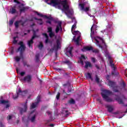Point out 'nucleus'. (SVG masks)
Segmentation results:
<instances>
[{
	"label": "nucleus",
	"mask_w": 127,
	"mask_h": 127,
	"mask_svg": "<svg viewBox=\"0 0 127 127\" xmlns=\"http://www.w3.org/2000/svg\"><path fill=\"white\" fill-rule=\"evenodd\" d=\"M46 2L51 5V4H53V6H56V5H59V4H62L63 5V7L64 10H69V5H68V2H67V0H61L60 2L57 0H45Z\"/></svg>",
	"instance_id": "nucleus-1"
},
{
	"label": "nucleus",
	"mask_w": 127,
	"mask_h": 127,
	"mask_svg": "<svg viewBox=\"0 0 127 127\" xmlns=\"http://www.w3.org/2000/svg\"><path fill=\"white\" fill-rule=\"evenodd\" d=\"M113 92L110 90H103L101 92V96L104 100L106 101V102H108V103H111L113 102V99L110 97H109V95H112Z\"/></svg>",
	"instance_id": "nucleus-2"
},
{
	"label": "nucleus",
	"mask_w": 127,
	"mask_h": 127,
	"mask_svg": "<svg viewBox=\"0 0 127 127\" xmlns=\"http://www.w3.org/2000/svg\"><path fill=\"white\" fill-rule=\"evenodd\" d=\"M18 45H20V46L16 50V52L17 53L20 52V56H23V53L25 51L26 47H25V45L23 44V42L22 41H20Z\"/></svg>",
	"instance_id": "nucleus-3"
},
{
	"label": "nucleus",
	"mask_w": 127,
	"mask_h": 127,
	"mask_svg": "<svg viewBox=\"0 0 127 127\" xmlns=\"http://www.w3.org/2000/svg\"><path fill=\"white\" fill-rule=\"evenodd\" d=\"M108 85L110 87L113 88L114 92H115V93H119V86L116 85V82L111 80H109Z\"/></svg>",
	"instance_id": "nucleus-4"
},
{
	"label": "nucleus",
	"mask_w": 127,
	"mask_h": 127,
	"mask_svg": "<svg viewBox=\"0 0 127 127\" xmlns=\"http://www.w3.org/2000/svg\"><path fill=\"white\" fill-rule=\"evenodd\" d=\"M36 37H38V36H37V35H36V32L34 30L33 31V36L31 38V39H30V40L28 41V47L30 48H32V46L33 45V40H34V38H36Z\"/></svg>",
	"instance_id": "nucleus-5"
},
{
	"label": "nucleus",
	"mask_w": 127,
	"mask_h": 127,
	"mask_svg": "<svg viewBox=\"0 0 127 127\" xmlns=\"http://www.w3.org/2000/svg\"><path fill=\"white\" fill-rule=\"evenodd\" d=\"M22 106L23 108H21L20 109V113L21 115H22L23 113H26L27 111V101H26L24 104H22Z\"/></svg>",
	"instance_id": "nucleus-6"
},
{
	"label": "nucleus",
	"mask_w": 127,
	"mask_h": 127,
	"mask_svg": "<svg viewBox=\"0 0 127 127\" xmlns=\"http://www.w3.org/2000/svg\"><path fill=\"white\" fill-rule=\"evenodd\" d=\"M32 80V76L30 74H28L25 76L23 79L22 80L24 82H27V83H30Z\"/></svg>",
	"instance_id": "nucleus-7"
},
{
	"label": "nucleus",
	"mask_w": 127,
	"mask_h": 127,
	"mask_svg": "<svg viewBox=\"0 0 127 127\" xmlns=\"http://www.w3.org/2000/svg\"><path fill=\"white\" fill-rule=\"evenodd\" d=\"M79 6L80 7L81 10H83V11L85 12H88L90 10V6L85 7V3H80Z\"/></svg>",
	"instance_id": "nucleus-8"
},
{
	"label": "nucleus",
	"mask_w": 127,
	"mask_h": 127,
	"mask_svg": "<svg viewBox=\"0 0 127 127\" xmlns=\"http://www.w3.org/2000/svg\"><path fill=\"white\" fill-rule=\"evenodd\" d=\"M42 35L43 36H45V37L46 38V40L45 41V43H46V44H47V43H51V44H52V42L49 40V36H48L47 33H43Z\"/></svg>",
	"instance_id": "nucleus-9"
},
{
	"label": "nucleus",
	"mask_w": 127,
	"mask_h": 127,
	"mask_svg": "<svg viewBox=\"0 0 127 127\" xmlns=\"http://www.w3.org/2000/svg\"><path fill=\"white\" fill-rule=\"evenodd\" d=\"M57 46L54 45L53 48L52 49V50H55V51L57 52L58 51V49L60 48V45H61V44L60 43V41L59 40H57Z\"/></svg>",
	"instance_id": "nucleus-10"
},
{
	"label": "nucleus",
	"mask_w": 127,
	"mask_h": 127,
	"mask_svg": "<svg viewBox=\"0 0 127 127\" xmlns=\"http://www.w3.org/2000/svg\"><path fill=\"white\" fill-rule=\"evenodd\" d=\"M93 50V47L92 46H86L83 47V49H81L83 52H86V51H92Z\"/></svg>",
	"instance_id": "nucleus-11"
},
{
	"label": "nucleus",
	"mask_w": 127,
	"mask_h": 127,
	"mask_svg": "<svg viewBox=\"0 0 127 127\" xmlns=\"http://www.w3.org/2000/svg\"><path fill=\"white\" fill-rule=\"evenodd\" d=\"M60 29L62 30V23H59V24L56 26V28L55 30L56 33H58V32L60 31Z\"/></svg>",
	"instance_id": "nucleus-12"
},
{
	"label": "nucleus",
	"mask_w": 127,
	"mask_h": 127,
	"mask_svg": "<svg viewBox=\"0 0 127 127\" xmlns=\"http://www.w3.org/2000/svg\"><path fill=\"white\" fill-rule=\"evenodd\" d=\"M115 100L117 101L119 105H125V103H124V101H123V99L121 98L120 96L117 97Z\"/></svg>",
	"instance_id": "nucleus-13"
},
{
	"label": "nucleus",
	"mask_w": 127,
	"mask_h": 127,
	"mask_svg": "<svg viewBox=\"0 0 127 127\" xmlns=\"http://www.w3.org/2000/svg\"><path fill=\"white\" fill-rule=\"evenodd\" d=\"M18 91L19 95H20V96H22V97H24V96H25V95H26V94H27V90H24V91H22L21 89H19Z\"/></svg>",
	"instance_id": "nucleus-14"
},
{
	"label": "nucleus",
	"mask_w": 127,
	"mask_h": 127,
	"mask_svg": "<svg viewBox=\"0 0 127 127\" xmlns=\"http://www.w3.org/2000/svg\"><path fill=\"white\" fill-rule=\"evenodd\" d=\"M106 108L109 113H112L114 111V107L111 105H106Z\"/></svg>",
	"instance_id": "nucleus-15"
},
{
	"label": "nucleus",
	"mask_w": 127,
	"mask_h": 127,
	"mask_svg": "<svg viewBox=\"0 0 127 127\" xmlns=\"http://www.w3.org/2000/svg\"><path fill=\"white\" fill-rule=\"evenodd\" d=\"M0 103V104H6L5 106L6 109H7V108H9L10 106V104L8 103V101L7 100H1Z\"/></svg>",
	"instance_id": "nucleus-16"
},
{
	"label": "nucleus",
	"mask_w": 127,
	"mask_h": 127,
	"mask_svg": "<svg viewBox=\"0 0 127 127\" xmlns=\"http://www.w3.org/2000/svg\"><path fill=\"white\" fill-rule=\"evenodd\" d=\"M72 51H73V47H70L68 50H66L67 53H69L71 57H73V54H72Z\"/></svg>",
	"instance_id": "nucleus-17"
},
{
	"label": "nucleus",
	"mask_w": 127,
	"mask_h": 127,
	"mask_svg": "<svg viewBox=\"0 0 127 127\" xmlns=\"http://www.w3.org/2000/svg\"><path fill=\"white\" fill-rule=\"evenodd\" d=\"M16 7V6L14 5L13 7H12L10 9V11L11 12V13L12 14H13L16 12V9H15Z\"/></svg>",
	"instance_id": "nucleus-18"
},
{
	"label": "nucleus",
	"mask_w": 127,
	"mask_h": 127,
	"mask_svg": "<svg viewBox=\"0 0 127 127\" xmlns=\"http://www.w3.org/2000/svg\"><path fill=\"white\" fill-rule=\"evenodd\" d=\"M68 110H66L65 108H64L62 110V114H65V117L68 116Z\"/></svg>",
	"instance_id": "nucleus-19"
},
{
	"label": "nucleus",
	"mask_w": 127,
	"mask_h": 127,
	"mask_svg": "<svg viewBox=\"0 0 127 127\" xmlns=\"http://www.w3.org/2000/svg\"><path fill=\"white\" fill-rule=\"evenodd\" d=\"M20 22H22V20H20L19 21H15V22L14 23L15 28H18L19 26V23H20Z\"/></svg>",
	"instance_id": "nucleus-20"
},
{
	"label": "nucleus",
	"mask_w": 127,
	"mask_h": 127,
	"mask_svg": "<svg viewBox=\"0 0 127 127\" xmlns=\"http://www.w3.org/2000/svg\"><path fill=\"white\" fill-rule=\"evenodd\" d=\"M92 64H91V63L89 62H87L85 63V68H86V69H87L88 67H89L90 68L92 67Z\"/></svg>",
	"instance_id": "nucleus-21"
},
{
	"label": "nucleus",
	"mask_w": 127,
	"mask_h": 127,
	"mask_svg": "<svg viewBox=\"0 0 127 127\" xmlns=\"http://www.w3.org/2000/svg\"><path fill=\"white\" fill-rule=\"evenodd\" d=\"M37 106H38V104L37 103H33L31 105V109H35V108L37 107Z\"/></svg>",
	"instance_id": "nucleus-22"
},
{
	"label": "nucleus",
	"mask_w": 127,
	"mask_h": 127,
	"mask_svg": "<svg viewBox=\"0 0 127 127\" xmlns=\"http://www.w3.org/2000/svg\"><path fill=\"white\" fill-rule=\"evenodd\" d=\"M34 19H35L36 20H39L38 23L40 24V25H42V24H43V21H42V19H38L36 17H35Z\"/></svg>",
	"instance_id": "nucleus-23"
},
{
	"label": "nucleus",
	"mask_w": 127,
	"mask_h": 127,
	"mask_svg": "<svg viewBox=\"0 0 127 127\" xmlns=\"http://www.w3.org/2000/svg\"><path fill=\"white\" fill-rule=\"evenodd\" d=\"M76 44L78 46L80 45V36H78L76 40H74Z\"/></svg>",
	"instance_id": "nucleus-24"
},
{
	"label": "nucleus",
	"mask_w": 127,
	"mask_h": 127,
	"mask_svg": "<svg viewBox=\"0 0 127 127\" xmlns=\"http://www.w3.org/2000/svg\"><path fill=\"white\" fill-rule=\"evenodd\" d=\"M86 78L91 80V81H93V77H92V74H91V73H87V74H86Z\"/></svg>",
	"instance_id": "nucleus-25"
},
{
	"label": "nucleus",
	"mask_w": 127,
	"mask_h": 127,
	"mask_svg": "<svg viewBox=\"0 0 127 127\" xmlns=\"http://www.w3.org/2000/svg\"><path fill=\"white\" fill-rule=\"evenodd\" d=\"M93 28H97V25L93 24L91 28V32L92 33V34H94L95 32L94 31V30H93Z\"/></svg>",
	"instance_id": "nucleus-26"
},
{
	"label": "nucleus",
	"mask_w": 127,
	"mask_h": 127,
	"mask_svg": "<svg viewBox=\"0 0 127 127\" xmlns=\"http://www.w3.org/2000/svg\"><path fill=\"white\" fill-rule=\"evenodd\" d=\"M44 46H43V44L42 42H40L39 44L38 45V48L40 50H42V48H43Z\"/></svg>",
	"instance_id": "nucleus-27"
},
{
	"label": "nucleus",
	"mask_w": 127,
	"mask_h": 127,
	"mask_svg": "<svg viewBox=\"0 0 127 127\" xmlns=\"http://www.w3.org/2000/svg\"><path fill=\"white\" fill-rule=\"evenodd\" d=\"M36 100L37 101L36 102V103H37V104H39V103H40L41 101V97L40 96V95H38L37 96Z\"/></svg>",
	"instance_id": "nucleus-28"
},
{
	"label": "nucleus",
	"mask_w": 127,
	"mask_h": 127,
	"mask_svg": "<svg viewBox=\"0 0 127 127\" xmlns=\"http://www.w3.org/2000/svg\"><path fill=\"white\" fill-rule=\"evenodd\" d=\"M75 100L72 98L68 101V103L70 104L71 105H75Z\"/></svg>",
	"instance_id": "nucleus-29"
},
{
	"label": "nucleus",
	"mask_w": 127,
	"mask_h": 127,
	"mask_svg": "<svg viewBox=\"0 0 127 127\" xmlns=\"http://www.w3.org/2000/svg\"><path fill=\"white\" fill-rule=\"evenodd\" d=\"M52 21L54 22V23H58V24H59V23H62V22L61 21H58V19H54L53 18Z\"/></svg>",
	"instance_id": "nucleus-30"
},
{
	"label": "nucleus",
	"mask_w": 127,
	"mask_h": 127,
	"mask_svg": "<svg viewBox=\"0 0 127 127\" xmlns=\"http://www.w3.org/2000/svg\"><path fill=\"white\" fill-rule=\"evenodd\" d=\"M119 72H116V71H113L111 72V74L113 76H119Z\"/></svg>",
	"instance_id": "nucleus-31"
},
{
	"label": "nucleus",
	"mask_w": 127,
	"mask_h": 127,
	"mask_svg": "<svg viewBox=\"0 0 127 127\" xmlns=\"http://www.w3.org/2000/svg\"><path fill=\"white\" fill-rule=\"evenodd\" d=\"M49 36L50 38H52V37H54L55 36V33L54 32H52L51 33H49Z\"/></svg>",
	"instance_id": "nucleus-32"
},
{
	"label": "nucleus",
	"mask_w": 127,
	"mask_h": 127,
	"mask_svg": "<svg viewBox=\"0 0 127 127\" xmlns=\"http://www.w3.org/2000/svg\"><path fill=\"white\" fill-rule=\"evenodd\" d=\"M97 38H98V39H100V40H101L102 43H103V44H104V46H105V47H107V44H106V43L105 42V41L104 40V39H103V38H102L100 37H97Z\"/></svg>",
	"instance_id": "nucleus-33"
},
{
	"label": "nucleus",
	"mask_w": 127,
	"mask_h": 127,
	"mask_svg": "<svg viewBox=\"0 0 127 127\" xmlns=\"http://www.w3.org/2000/svg\"><path fill=\"white\" fill-rule=\"evenodd\" d=\"M47 29H48V31H47L48 33H51V32H53V30L52 29V27H48Z\"/></svg>",
	"instance_id": "nucleus-34"
},
{
	"label": "nucleus",
	"mask_w": 127,
	"mask_h": 127,
	"mask_svg": "<svg viewBox=\"0 0 127 127\" xmlns=\"http://www.w3.org/2000/svg\"><path fill=\"white\" fill-rule=\"evenodd\" d=\"M95 81L97 84L100 83V78L98 76V75H95Z\"/></svg>",
	"instance_id": "nucleus-35"
},
{
	"label": "nucleus",
	"mask_w": 127,
	"mask_h": 127,
	"mask_svg": "<svg viewBox=\"0 0 127 127\" xmlns=\"http://www.w3.org/2000/svg\"><path fill=\"white\" fill-rule=\"evenodd\" d=\"M18 96H19V93H18V91L17 92V94L13 96V98L14 100H16L18 98Z\"/></svg>",
	"instance_id": "nucleus-36"
},
{
	"label": "nucleus",
	"mask_w": 127,
	"mask_h": 127,
	"mask_svg": "<svg viewBox=\"0 0 127 127\" xmlns=\"http://www.w3.org/2000/svg\"><path fill=\"white\" fill-rule=\"evenodd\" d=\"M45 18H46L47 19H49V20L52 21L53 20V17L51 16H48L47 15L44 16Z\"/></svg>",
	"instance_id": "nucleus-37"
},
{
	"label": "nucleus",
	"mask_w": 127,
	"mask_h": 127,
	"mask_svg": "<svg viewBox=\"0 0 127 127\" xmlns=\"http://www.w3.org/2000/svg\"><path fill=\"white\" fill-rule=\"evenodd\" d=\"M63 64H67V65H70V61H69V60L64 61V62H63Z\"/></svg>",
	"instance_id": "nucleus-38"
},
{
	"label": "nucleus",
	"mask_w": 127,
	"mask_h": 127,
	"mask_svg": "<svg viewBox=\"0 0 127 127\" xmlns=\"http://www.w3.org/2000/svg\"><path fill=\"white\" fill-rule=\"evenodd\" d=\"M36 118V115H34L31 118V122L33 123L34 121H35V118Z\"/></svg>",
	"instance_id": "nucleus-39"
},
{
	"label": "nucleus",
	"mask_w": 127,
	"mask_h": 127,
	"mask_svg": "<svg viewBox=\"0 0 127 127\" xmlns=\"http://www.w3.org/2000/svg\"><path fill=\"white\" fill-rule=\"evenodd\" d=\"M16 38H17V37H13V44H16L17 43V41L16 40Z\"/></svg>",
	"instance_id": "nucleus-40"
},
{
	"label": "nucleus",
	"mask_w": 127,
	"mask_h": 127,
	"mask_svg": "<svg viewBox=\"0 0 127 127\" xmlns=\"http://www.w3.org/2000/svg\"><path fill=\"white\" fill-rule=\"evenodd\" d=\"M26 9V8H25V7H23L22 8L20 9V13H21V12L23 11H25Z\"/></svg>",
	"instance_id": "nucleus-41"
},
{
	"label": "nucleus",
	"mask_w": 127,
	"mask_h": 127,
	"mask_svg": "<svg viewBox=\"0 0 127 127\" xmlns=\"http://www.w3.org/2000/svg\"><path fill=\"white\" fill-rule=\"evenodd\" d=\"M75 28H77V27L76 26V24H74L71 27L72 32H73V30H74Z\"/></svg>",
	"instance_id": "nucleus-42"
},
{
	"label": "nucleus",
	"mask_w": 127,
	"mask_h": 127,
	"mask_svg": "<svg viewBox=\"0 0 127 127\" xmlns=\"http://www.w3.org/2000/svg\"><path fill=\"white\" fill-rule=\"evenodd\" d=\"M36 13H37V15H38L39 16H40V17H44V16H45L41 13H38V12H36Z\"/></svg>",
	"instance_id": "nucleus-43"
},
{
	"label": "nucleus",
	"mask_w": 127,
	"mask_h": 127,
	"mask_svg": "<svg viewBox=\"0 0 127 127\" xmlns=\"http://www.w3.org/2000/svg\"><path fill=\"white\" fill-rule=\"evenodd\" d=\"M92 52L93 53H99V50H98V49H95V50H92Z\"/></svg>",
	"instance_id": "nucleus-44"
},
{
	"label": "nucleus",
	"mask_w": 127,
	"mask_h": 127,
	"mask_svg": "<svg viewBox=\"0 0 127 127\" xmlns=\"http://www.w3.org/2000/svg\"><path fill=\"white\" fill-rule=\"evenodd\" d=\"M57 100H59L60 99V92H58L56 96Z\"/></svg>",
	"instance_id": "nucleus-45"
},
{
	"label": "nucleus",
	"mask_w": 127,
	"mask_h": 127,
	"mask_svg": "<svg viewBox=\"0 0 127 127\" xmlns=\"http://www.w3.org/2000/svg\"><path fill=\"white\" fill-rule=\"evenodd\" d=\"M15 60L16 62H19V61H20V58H19V57H16Z\"/></svg>",
	"instance_id": "nucleus-46"
},
{
	"label": "nucleus",
	"mask_w": 127,
	"mask_h": 127,
	"mask_svg": "<svg viewBox=\"0 0 127 127\" xmlns=\"http://www.w3.org/2000/svg\"><path fill=\"white\" fill-rule=\"evenodd\" d=\"M97 100V101L99 102L100 104L103 105V101H102V99H101L100 98H98Z\"/></svg>",
	"instance_id": "nucleus-47"
},
{
	"label": "nucleus",
	"mask_w": 127,
	"mask_h": 127,
	"mask_svg": "<svg viewBox=\"0 0 127 127\" xmlns=\"http://www.w3.org/2000/svg\"><path fill=\"white\" fill-rule=\"evenodd\" d=\"M56 71H58V72H60V71H62L63 69L62 68H55Z\"/></svg>",
	"instance_id": "nucleus-48"
},
{
	"label": "nucleus",
	"mask_w": 127,
	"mask_h": 127,
	"mask_svg": "<svg viewBox=\"0 0 127 127\" xmlns=\"http://www.w3.org/2000/svg\"><path fill=\"white\" fill-rule=\"evenodd\" d=\"M35 57H36V60L37 62L39 61V55H36Z\"/></svg>",
	"instance_id": "nucleus-49"
},
{
	"label": "nucleus",
	"mask_w": 127,
	"mask_h": 127,
	"mask_svg": "<svg viewBox=\"0 0 127 127\" xmlns=\"http://www.w3.org/2000/svg\"><path fill=\"white\" fill-rule=\"evenodd\" d=\"M91 61L93 62V63H96V58H91Z\"/></svg>",
	"instance_id": "nucleus-50"
},
{
	"label": "nucleus",
	"mask_w": 127,
	"mask_h": 127,
	"mask_svg": "<svg viewBox=\"0 0 127 127\" xmlns=\"http://www.w3.org/2000/svg\"><path fill=\"white\" fill-rule=\"evenodd\" d=\"M20 76H21L22 77H23V76H24V75H25V72H24V71L21 72L20 73Z\"/></svg>",
	"instance_id": "nucleus-51"
},
{
	"label": "nucleus",
	"mask_w": 127,
	"mask_h": 127,
	"mask_svg": "<svg viewBox=\"0 0 127 127\" xmlns=\"http://www.w3.org/2000/svg\"><path fill=\"white\" fill-rule=\"evenodd\" d=\"M13 20H11L9 21V25H12L13 24Z\"/></svg>",
	"instance_id": "nucleus-52"
},
{
	"label": "nucleus",
	"mask_w": 127,
	"mask_h": 127,
	"mask_svg": "<svg viewBox=\"0 0 127 127\" xmlns=\"http://www.w3.org/2000/svg\"><path fill=\"white\" fill-rule=\"evenodd\" d=\"M23 64L24 67H25V66L27 65V62L23 61Z\"/></svg>",
	"instance_id": "nucleus-53"
},
{
	"label": "nucleus",
	"mask_w": 127,
	"mask_h": 127,
	"mask_svg": "<svg viewBox=\"0 0 127 127\" xmlns=\"http://www.w3.org/2000/svg\"><path fill=\"white\" fill-rule=\"evenodd\" d=\"M46 109H47V106H43L41 110V111H44V110H46Z\"/></svg>",
	"instance_id": "nucleus-54"
},
{
	"label": "nucleus",
	"mask_w": 127,
	"mask_h": 127,
	"mask_svg": "<svg viewBox=\"0 0 127 127\" xmlns=\"http://www.w3.org/2000/svg\"><path fill=\"white\" fill-rule=\"evenodd\" d=\"M73 34L74 35H76V34H78V33H80V32H79V31H73Z\"/></svg>",
	"instance_id": "nucleus-55"
},
{
	"label": "nucleus",
	"mask_w": 127,
	"mask_h": 127,
	"mask_svg": "<svg viewBox=\"0 0 127 127\" xmlns=\"http://www.w3.org/2000/svg\"><path fill=\"white\" fill-rule=\"evenodd\" d=\"M63 93L64 95H68L69 94L67 93L66 92H65V89H63Z\"/></svg>",
	"instance_id": "nucleus-56"
},
{
	"label": "nucleus",
	"mask_w": 127,
	"mask_h": 127,
	"mask_svg": "<svg viewBox=\"0 0 127 127\" xmlns=\"http://www.w3.org/2000/svg\"><path fill=\"white\" fill-rule=\"evenodd\" d=\"M12 118V117H11V116L9 115L7 117V121H10V120H11V118Z\"/></svg>",
	"instance_id": "nucleus-57"
},
{
	"label": "nucleus",
	"mask_w": 127,
	"mask_h": 127,
	"mask_svg": "<svg viewBox=\"0 0 127 127\" xmlns=\"http://www.w3.org/2000/svg\"><path fill=\"white\" fill-rule=\"evenodd\" d=\"M113 115H119L120 114V111H117L113 113Z\"/></svg>",
	"instance_id": "nucleus-58"
},
{
	"label": "nucleus",
	"mask_w": 127,
	"mask_h": 127,
	"mask_svg": "<svg viewBox=\"0 0 127 127\" xmlns=\"http://www.w3.org/2000/svg\"><path fill=\"white\" fill-rule=\"evenodd\" d=\"M122 86L124 87V88H125L126 86H127V84H126V83H125V81H123Z\"/></svg>",
	"instance_id": "nucleus-59"
},
{
	"label": "nucleus",
	"mask_w": 127,
	"mask_h": 127,
	"mask_svg": "<svg viewBox=\"0 0 127 127\" xmlns=\"http://www.w3.org/2000/svg\"><path fill=\"white\" fill-rule=\"evenodd\" d=\"M14 2H16V3H17L18 4H20V2L17 1V0H14Z\"/></svg>",
	"instance_id": "nucleus-60"
},
{
	"label": "nucleus",
	"mask_w": 127,
	"mask_h": 127,
	"mask_svg": "<svg viewBox=\"0 0 127 127\" xmlns=\"http://www.w3.org/2000/svg\"><path fill=\"white\" fill-rule=\"evenodd\" d=\"M46 23H49V24H50V25H51V24H52V23H51V21L50 20L46 21Z\"/></svg>",
	"instance_id": "nucleus-61"
},
{
	"label": "nucleus",
	"mask_w": 127,
	"mask_h": 127,
	"mask_svg": "<svg viewBox=\"0 0 127 127\" xmlns=\"http://www.w3.org/2000/svg\"><path fill=\"white\" fill-rule=\"evenodd\" d=\"M0 127H4V125L2 124V122H0Z\"/></svg>",
	"instance_id": "nucleus-62"
},
{
	"label": "nucleus",
	"mask_w": 127,
	"mask_h": 127,
	"mask_svg": "<svg viewBox=\"0 0 127 127\" xmlns=\"http://www.w3.org/2000/svg\"><path fill=\"white\" fill-rule=\"evenodd\" d=\"M13 53H14L13 47H12L11 49V54H13Z\"/></svg>",
	"instance_id": "nucleus-63"
},
{
	"label": "nucleus",
	"mask_w": 127,
	"mask_h": 127,
	"mask_svg": "<svg viewBox=\"0 0 127 127\" xmlns=\"http://www.w3.org/2000/svg\"><path fill=\"white\" fill-rule=\"evenodd\" d=\"M114 63V61H113V60H111L110 61H109V63L110 64H112V63Z\"/></svg>",
	"instance_id": "nucleus-64"
}]
</instances>
